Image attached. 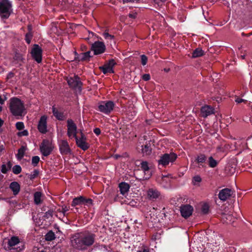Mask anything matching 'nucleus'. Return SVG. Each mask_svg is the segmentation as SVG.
Returning <instances> with one entry per match:
<instances>
[{
    "instance_id": "f257e3e1",
    "label": "nucleus",
    "mask_w": 252,
    "mask_h": 252,
    "mask_svg": "<svg viewBox=\"0 0 252 252\" xmlns=\"http://www.w3.org/2000/svg\"><path fill=\"white\" fill-rule=\"evenodd\" d=\"M95 235L93 234H76L71 239L72 245L79 250H85L92 245L94 241Z\"/></svg>"
},
{
    "instance_id": "f03ea898",
    "label": "nucleus",
    "mask_w": 252,
    "mask_h": 252,
    "mask_svg": "<svg viewBox=\"0 0 252 252\" xmlns=\"http://www.w3.org/2000/svg\"><path fill=\"white\" fill-rule=\"evenodd\" d=\"M9 109L11 113L15 116H21L26 113V109L23 103L17 97L10 98Z\"/></svg>"
},
{
    "instance_id": "7ed1b4c3",
    "label": "nucleus",
    "mask_w": 252,
    "mask_h": 252,
    "mask_svg": "<svg viewBox=\"0 0 252 252\" xmlns=\"http://www.w3.org/2000/svg\"><path fill=\"white\" fill-rule=\"evenodd\" d=\"M12 5L8 0H0V15L2 18H8L11 11Z\"/></svg>"
},
{
    "instance_id": "20e7f679",
    "label": "nucleus",
    "mask_w": 252,
    "mask_h": 252,
    "mask_svg": "<svg viewBox=\"0 0 252 252\" xmlns=\"http://www.w3.org/2000/svg\"><path fill=\"white\" fill-rule=\"evenodd\" d=\"M177 158V156L174 153L164 154L161 156L160 159L158 160L159 165L165 166L170 163H173Z\"/></svg>"
},
{
    "instance_id": "39448f33",
    "label": "nucleus",
    "mask_w": 252,
    "mask_h": 252,
    "mask_svg": "<svg viewBox=\"0 0 252 252\" xmlns=\"http://www.w3.org/2000/svg\"><path fill=\"white\" fill-rule=\"evenodd\" d=\"M114 107V103L111 101H102L98 106L99 111L106 114L110 113L113 110Z\"/></svg>"
},
{
    "instance_id": "423d86ee",
    "label": "nucleus",
    "mask_w": 252,
    "mask_h": 252,
    "mask_svg": "<svg viewBox=\"0 0 252 252\" xmlns=\"http://www.w3.org/2000/svg\"><path fill=\"white\" fill-rule=\"evenodd\" d=\"M67 135L70 139L76 138L77 136V126L72 120H68L67 121Z\"/></svg>"
},
{
    "instance_id": "0eeeda50",
    "label": "nucleus",
    "mask_w": 252,
    "mask_h": 252,
    "mask_svg": "<svg viewBox=\"0 0 252 252\" xmlns=\"http://www.w3.org/2000/svg\"><path fill=\"white\" fill-rule=\"evenodd\" d=\"M53 147L50 142L44 140L40 146V151L44 156H47L50 154Z\"/></svg>"
},
{
    "instance_id": "6e6552de",
    "label": "nucleus",
    "mask_w": 252,
    "mask_h": 252,
    "mask_svg": "<svg viewBox=\"0 0 252 252\" xmlns=\"http://www.w3.org/2000/svg\"><path fill=\"white\" fill-rule=\"evenodd\" d=\"M105 45L103 42L96 41L92 44L91 49L94 55H99L104 53L105 51Z\"/></svg>"
},
{
    "instance_id": "1a4fd4ad",
    "label": "nucleus",
    "mask_w": 252,
    "mask_h": 252,
    "mask_svg": "<svg viewBox=\"0 0 252 252\" xmlns=\"http://www.w3.org/2000/svg\"><path fill=\"white\" fill-rule=\"evenodd\" d=\"M81 137L78 138L76 137L75 138L76 143L78 147L82 149L83 150L85 151L89 148V144L86 142V137L83 132L80 131Z\"/></svg>"
},
{
    "instance_id": "9d476101",
    "label": "nucleus",
    "mask_w": 252,
    "mask_h": 252,
    "mask_svg": "<svg viewBox=\"0 0 252 252\" xmlns=\"http://www.w3.org/2000/svg\"><path fill=\"white\" fill-rule=\"evenodd\" d=\"M59 149L62 155H68L71 153V149L66 140H60L58 141Z\"/></svg>"
},
{
    "instance_id": "9b49d317",
    "label": "nucleus",
    "mask_w": 252,
    "mask_h": 252,
    "mask_svg": "<svg viewBox=\"0 0 252 252\" xmlns=\"http://www.w3.org/2000/svg\"><path fill=\"white\" fill-rule=\"evenodd\" d=\"M41 52V48L37 45H34L31 51L32 58L38 63L42 60Z\"/></svg>"
},
{
    "instance_id": "f8f14e48",
    "label": "nucleus",
    "mask_w": 252,
    "mask_h": 252,
    "mask_svg": "<svg viewBox=\"0 0 252 252\" xmlns=\"http://www.w3.org/2000/svg\"><path fill=\"white\" fill-rule=\"evenodd\" d=\"M193 207L189 204L183 205L180 207V212L184 218L189 217L192 213Z\"/></svg>"
},
{
    "instance_id": "ddd939ff",
    "label": "nucleus",
    "mask_w": 252,
    "mask_h": 252,
    "mask_svg": "<svg viewBox=\"0 0 252 252\" xmlns=\"http://www.w3.org/2000/svg\"><path fill=\"white\" fill-rule=\"evenodd\" d=\"M67 81L71 88H78L79 89L81 88V83L79 78L77 76L74 75L73 77L67 78Z\"/></svg>"
},
{
    "instance_id": "4468645a",
    "label": "nucleus",
    "mask_w": 252,
    "mask_h": 252,
    "mask_svg": "<svg viewBox=\"0 0 252 252\" xmlns=\"http://www.w3.org/2000/svg\"><path fill=\"white\" fill-rule=\"evenodd\" d=\"M47 119L46 116H42L38 123V129L42 133H45L47 131Z\"/></svg>"
},
{
    "instance_id": "2eb2a0df",
    "label": "nucleus",
    "mask_w": 252,
    "mask_h": 252,
    "mask_svg": "<svg viewBox=\"0 0 252 252\" xmlns=\"http://www.w3.org/2000/svg\"><path fill=\"white\" fill-rule=\"evenodd\" d=\"M141 168L145 174L144 178L146 179H149L152 174L151 166H149L147 162L142 161L141 163Z\"/></svg>"
},
{
    "instance_id": "dca6fc26",
    "label": "nucleus",
    "mask_w": 252,
    "mask_h": 252,
    "mask_svg": "<svg viewBox=\"0 0 252 252\" xmlns=\"http://www.w3.org/2000/svg\"><path fill=\"white\" fill-rule=\"evenodd\" d=\"M232 191L229 189H221L219 193V197L222 201H225L232 195Z\"/></svg>"
},
{
    "instance_id": "f3484780",
    "label": "nucleus",
    "mask_w": 252,
    "mask_h": 252,
    "mask_svg": "<svg viewBox=\"0 0 252 252\" xmlns=\"http://www.w3.org/2000/svg\"><path fill=\"white\" fill-rule=\"evenodd\" d=\"M201 113L203 117H207L214 113V109L208 105L204 106L201 109Z\"/></svg>"
},
{
    "instance_id": "a211bd4d",
    "label": "nucleus",
    "mask_w": 252,
    "mask_h": 252,
    "mask_svg": "<svg viewBox=\"0 0 252 252\" xmlns=\"http://www.w3.org/2000/svg\"><path fill=\"white\" fill-rule=\"evenodd\" d=\"M147 195L149 199H155L159 197L160 193L156 189H149L147 191Z\"/></svg>"
},
{
    "instance_id": "6ab92c4d",
    "label": "nucleus",
    "mask_w": 252,
    "mask_h": 252,
    "mask_svg": "<svg viewBox=\"0 0 252 252\" xmlns=\"http://www.w3.org/2000/svg\"><path fill=\"white\" fill-rule=\"evenodd\" d=\"M9 188L12 191L14 195L18 194L20 191V186L17 182H13L10 183Z\"/></svg>"
},
{
    "instance_id": "aec40b11",
    "label": "nucleus",
    "mask_w": 252,
    "mask_h": 252,
    "mask_svg": "<svg viewBox=\"0 0 252 252\" xmlns=\"http://www.w3.org/2000/svg\"><path fill=\"white\" fill-rule=\"evenodd\" d=\"M236 218L232 216L231 214H223L222 215V220L226 223H231L234 222Z\"/></svg>"
},
{
    "instance_id": "412c9836",
    "label": "nucleus",
    "mask_w": 252,
    "mask_h": 252,
    "mask_svg": "<svg viewBox=\"0 0 252 252\" xmlns=\"http://www.w3.org/2000/svg\"><path fill=\"white\" fill-rule=\"evenodd\" d=\"M119 188L121 193L125 195L129 190V186L126 183L122 182L119 184Z\"/></svg>"
},
{
    "instance_id": "4be33fe9",
    "label": "nucleus",
    "mask_w": 252,
    "mask_h": 252,
    "mask_svg": "<svg viewBox=\"0 0 252 252\" xmlns=\"http://www.w3.org/2000/svg\"><path fill=\"white\" fill-rule=\"evenodd\" d=\"M43 200V194L39 191L35 192L34 194V203L38 205L40 204Z\"/></svg>"
},
{
    "instance_id": "5701e85b",
    "label": "nucleus",
    "mask_w": 252,
    "mask_h": 252,
    "mask_svg": "<svg viewBox=\"0 0 252 252\" xmlns=\"http://www.w3.org/2000/svg\"><path fill=\"white\" fill-rule=\"evenodd\" d=\"M85 198L82 196H80L74 198L72 202V206H75L79 205H83L85 202Z\"/></svg>"
},
{
    "instance_id": "b1692460",
    "label": "nucleus",
    "mask_w": 252,
    "mask_h": 252,
    "mask_svg": "<svg viewBox=\"0 0 252 252\" xmlns=\"http://www.w3.org/2000/svg\"><path fill=\"white\" fill-rule=\"evenodd\" d=\"M20 243L19 239L16 236L12 237L8 241V245L12 247L16 246Z\"/></svg>"
},
{
    "instance_id": "393cba45",
    "label": "nucleus",
    "mask_w": 252,
    "mask_h": 252,
    "mask_svg": "<svg viewBox=\"0 0 252 252\" xmlns=\"http://www.w3.org/2000/svg\"><path fill=\"white\" fill-rule=\"evenodd\" d=\"M206 160V157L204 155H200L197 156L196 159L195 160V162L197 163L200 167V165H201L202 163H203Z\"/></svg>"
},
{
    "instance_id": "a878e982",
    "label": "nucleus",
    "mask_w": 252,
    "mask_h": 252,
    "mask_svg": "<svg viewBox=\"0 0 252 252\" xmlns=\"http://www.w3.org/2000/svg\"><path fill=\"white\" fill-rule=\"evenodd\" d=\"M204 54L203 51L199 48H196L192 53V58H197L203 56Z\"/></svg>"
},
{
    "instance_id": "bb28decb",
    "label": "nucleus",
    "mask_w": 252,
    "mask_h": 252,
    "mask_svg": "<svg viewBox=\"0 0 252 252\" xmlns=\"http://www.w3.org/2000/svg\"><path fill=\"white\" fill-rule=\"evenodd\" d=\"M99 69L103 72L104 74L107 73H113V69L105 64L103 66H100Z\"/></svg>"
},
{
    "instance_id": "cd10ccee",
    "label": "nucleus",
    "mask_w": 252,
    "mask_h": 252,
    "mask_svg": "<svg viewBox=\"0 0 252 252\" xmlns=\"http://www.w3.org/2000/svg\"><path fill=\"white\" fill-rule=\"evenodd\" d=\"M26 151V148L24 146H22L18 150V154H17V158L18 159H21L23 158Z\"/></svg>"
},
{
    "instance_id": "c85d7f7f",
    "label": "nucleus",
    "mask_w": 252,
    "mask_h": 252,
    "mask_svg": "<svg viewBox=\"0 0 252 252\" xmlns=\"http://www.w3.org/2000/svg\"><path fill=\"white\" fill-rule=\"evenodd\" d=\"M53 113L54 115L60 120H63V115L62 113L59 112L54 107L52 108Z\"/></svg>"
},
{
    "instance_id": "c756f323",
    "label": "nucleus",
    "mask_w": 252,
    "mask_h": 252,
    "mask_svg": "<svg viewBox=\"0 0 252 252\" xmlns=\"http://www.w3.org/2000/svg\"><path fill=\"white\" fill-rule=\"evenodd\" d=\"M11 168V163L8 162L7 164H3L1 165V171L2 173L5 174Z\"/></svg>"
},
{
    "instance_id": "7c9ffc66",
    "label": "nucleus",
    "mask_w": 252,
    "mask_h": 252,
    "mask_svg": "<svg viewBox=\"0 0 252 252\" xmlns=\"http://www.w3.org/2000/svg\"><path fill=\"white\" fill-rule=\"evenodd\" d=\"M55 238V234L52 231L48 232L45 235V239L47 241H52Z\"/></svg>"
},
{
    "instance_id": "2f4dec72",
    "label": "nucleus",
    "mask_w": 252,
    "mask_h": 252,
    "mask_svg": "<svg viewBox=\"0 0 252 252\" xmlns=\"http://www.w3.org/2000/svg\"><path fill=\"white\" fill-rule=\"evenodd\" d=\"M208 162L210 167L212 168L216 167L218 164V162L215 159H214L212 157H210L209 158Z\"/></svg>"
},
{
    "instance_id": "473e14b6",
    "label": "nucleus",
    "mask_w": 252,
    "mask_h": 252,
    "mask_svg": "<svg viewBox=\"0 0 252 252\" xmlns=\"http://www.w3.org/2000/svg\"><path fill=\"white\" fill-rule=\"evenodd\" d=\"M90 54V51H87L82 53L80 56L81 59L82 60H88L91 57Z\"/></svg>"
},
{
    "instance_id": "72a5a7b5",
    "label": "nucleus",
    "mask_w": 252,
    "mask_h": 252,
    "mask_svg": "<svg viewBox=\"0 0 252 252\" xmlns=\"http://www.w3.org/2000/svg\"><path fill=\"white\" fill-rule=\"evenodd\" d=\"M209 205L206 203H204L201 206V210L203 214H206L209 212Z\"/></svg>"
},
{
    "instance_id": "f704fd0d",
    "label": "nucleus",
    "mask_w": 252,
    "mask_h": 252,
    "mask_svg": "<svg viewBox=\"0 0 252 252\" xmlns=\"http://www.w3.org/2000/svg\"><path fill=\"white\" fill-rule=\"evenodd\" d=\"M151 152V149L149 146L147 145H145L144 147L142 148V152L145 155H149Z\"/></svg>"
},
{
    "instance_id": "c9c22d12",
    "label": "nucleus",
    "mask_w": 252,
    "mask_h": 252,
    "mask_svg": "<svg viewBox=\"0 0 252 252\" xmlns=\"http://www.w3.org/2000/svg\"><path fill=\"white\" fill-rule=\"evenodd\" d=\"M22 171L21 167L20 165H16L12 168V171L15 174H19Z\"/></svg>"
},
{
    "instance_id": "e433bc0d",
    "label": "nucleus",
    "mask_w": 252,
    "mask_h": 252,
    "mask_svg": "<svg viewBox=\"0 0 252 252\" xmlns=\"http://www.w3.org/2000/svg\"><path fill=\"white\" fill-rule=\"evenodd\" d=\"M201 181V178L199 176H196L193 177L192 183L194 185H198Z\"/></svg>"
},
{
    "instance_id": "4c0bfd02",
    "label": "nucleus",
    "mask_w": 252,
    "mask_h": 252,
    "mask_svg": "<svg viewBox=\"0 0 252 252\" xmlns=\"http://www.w3.org/2000/svg\"><path fill=\"white\" fill-rule=\"evenodd\" d=\"M39 161V158L38 156L33 157L32 158V164L35 166L38 163Z\"/></svg>"
},
{
    "instance_id": "58836bf2",
    "label": "nucleus",
    "mask_w": 252,
    "mask_h": 252,
    "mask_svg": "<svg viewBox=\"0 0 252 252\" xmlns=\"http://www.w3.org/2000/svg\"><path fill=\"white\" fill-rule=\"evenodd\" d=\"M16 127L18 130H21L24 128V125L23 122H17L16 124Z\"/></svg>"
},
{
    "instance_id": "ea45409f",
    "label": "nucleus",
    "mask_w": 252,
    "mask_h": 252,
    "mask_svg": "<svg viewBox=\"0 0 252 252\" xmlns=\"http://www.w3.org/2000/svg\"><path fill=\"white\" fill-rule=\"evenodd\" d=\"M115 64H116V62L113 59L110 60L108 63H106V64H107L108 66H109L112 69H113L114 66L115 65Z\"/></svg>"
},
{
    "instance_id": "a19ab883",
    "label": "nucleus",
    "mask_w": 252,
    "mask_h": 252,
    "mask_svg": "<svg viewBox=\"0 0 252 252\" xmlns=\"http://www.w3.org/2000/svg\"><path fill=\"white\" fill-rule=\"evenodd\" d=\"M141 63H142V65H146L147 63V57L144 55H142L141 56Z\"/></svg>"
},
{
    "instance_id": "79ce46f5",
    "label": "nucleus",
    "mask_w": 252,
    "mask_h": 252,
    "mask_svg": "<svg viewBox=\"0 0 252 252\" xmlns=\"http://www.w3.org/2000/svg\"><path fill=\"white\" fill-rule=\"evenodd\" d=\"M29 134V132L27 130H24L22 131H20L17 133L18 136H27Z\"/></svg>"
},
{
    "instance_id": "37998d69",
    "label": "nucleus",
    "mask_w": 252,
    "mask_h": 252,
    "mask_svg": "<svg viewBox=\"0 0 252 252\" xmlns=\"http://www.w3.org/2000/svg\"><path fill=\"white\" fill-rule=\"evenodd\" d=\"M103 35L105 39H112L113 38L114 36L112 35L109 34L108 32H105L103 33Z\"/></svg>"
},
{
    "instance_id": "c03bdc74",
    "label": "nucleus",
    "mask_w": 252,
    "mask_h": 252,
    "mask_svg": "<svg viewBox=\"0 0 252 252\" xmlns=\"http://www.w3.org/2000/svg\"><path fill=\"white\" fill-rule=\"evenodd\" d=\"M32 36V35L30 32L27 33L26 35V40L28 44L31 42Z\"/></svg>"
},
{
    "instance_id": "a18cd8bd",
    "label": "nucleus",
    "mask_w": 252,
    "mask_h": 252,
    "mask_svg": "<svg viewBox=\"0 0 252 252\" xmlns=\"http://www.w3.org/2000/svg\"><path fill=\"white\" fill-rule=\"evenodd\" d=\"M142 79L145 81H148L150 79V75L149 74H145L142 76Z\"/></svg>"
},
{
    "instance_id": "49530a36",
    "label": "nucleus",
    "mask_w": 252,
    "mask_h": 252,
    "mask_svg": "<svg viewBox=\"0 0 252 252\" xmlns=\"http://www.w3.org/2000/svg\"><path fill=\"white\" fill-rule=\"evenodd\" d=\"M92 200L91 199H86L85 198V202L83 204L90 205V204H92Z\"/></svg>"
},
{
    "instance_id": "de8ad7c7",
    "label": "nucleus",
    "mask_w": 252,
    "mask_h": 252,
    "mask_svg": "<svg viewBox=\"0 0 252 252\" xmlns=\"http://www.w3.org/2000/svg\"><path fill=\"white\" fill-rule=\"evenodd\" d=\"M246 100L245 99H242V98H236V99H235V101L236 102L238 103H241V102H245Z\"/></svg>"
},
{
    "instance_id": "09e8293b",
    "label": "nucleus",
    "mask_w": 252,
    "mask_h": 252,
    "mask_svg": "<svg viewBox=\"0 0 252 252\" xmlns=\"http://www.w3.org/2000/svg\"><path fill=\"white\" fill-rule=\"evenodd\" d=\"M139 0H123L124 3H126V2H137Z\"/></svg>"
},
{
    "instance_id": "8fccbe9b",
    "label": "nucleus",
    "mask_w": 252,
    "mask_h": 252,
    "mask_svg": "<svg viewBox=\"0 0 252 252\" xmlns=\"http://www.w3.org/2000/svg\"><path fill=\"white\" fill-rule=\"evenodd\" d=\"M94 132L95 134H96L97 135H98L100 133V129L99 128H95L94 130Z\"/></svg>"
},
{
    "instance_id": "3c124183",
    "label": "nucleus",
    "mask_w": 252,
    "mask_h": 252,
    "mask_svg": "<svg viewBox=\"0 0 252 252\" xmlns=\"http://www.w3.org/2000/svg\"><path fill=\"white\" fill-rule=\"evenodd\" d=\"M6 99H7V97L5 96H4V99H3L1 97V96H0V104H3L4 103V102L5 100H6Z\"/></svg>"
},
{
    "instance_id": "603ef678",
    "label": "nucleus",
    "mask_w": 252,
    "mask_h": 252,
    "mask_svg": "<svg viewBox=\"0 0 252 252\" xmlns=\"http://www.w3.org/2000/svg\"><path fill=\"white\" fill-rule=\"evenodd\" d=\"M62 210L63 214H64L66 212H67L68 210V208L66 206L63 207Z\"/></svg>"
},
{
    "instance_id": "864d4df0",
    "label": "nucleus",
    "mask_w": 252,
    "mask_h": 252,
    "mask_svg": "<svg viewBox=\"0 0 252 252\" xmlns=\"http://www.w3.org/2000/svg\"><path fill=\"white\" fill-rule=\"evenodd\" d=\"M168 176H164L162 177V182L166 181L167 182V179H168Z\"/></svg>"
},
{
    "instance_id": "5fc2aeb1",
    "label": "nucleus",
    "mask_w": 252,
    "mask_h": 252,
    "mask_svg": "<svg viewBox=\"0 0 252 252\" xmlns=\"http://www.w3.org/2000/svg\"><path fill=\"white\" fill-rule=\"evenodd\" d=\"M129 17L131 18H135L136 17V14L135 13L129 14Z\"/></svg>"
},
{
    "instance_id": "6e6d98bb",
    "label": "nucleus",
    "mask_w": 252,
    "mask_h": 252,
    "mask_svg": "<svg viewBox=\"0 0 252 252\" xmlns=\"http://www.w3.org/2000/svg\"><path fill=\"white\" fill-rule=\"evenodd\" d=\"M34 173L33 175L31 177V178H33L38 174V172L37 171H34Z\"/></svg>"
},
{
    "instance_id": "4d7b16f0",
    "label": "nucleus",
    "mask_w": 252,
    "mask_h": 252,
    "mask_svg": "<svg viewBox=\"0 0 252 252\" xmlns=\"http://www.w3.org/2000/svg\"><path fill=\"white\" fill-rule=\"evenodd\" d=\"M137 252H149V251L147 250H143V251H137Z\"/></svg>"
},
{
    "instance_id": "13d9d810",
    "label": "nucleus",
    "mask_w": 252,
    "mask_h": 252,
    "mask_svg": "<svg viewBox=\"0 0 252 252\" xmlns=\"http://www.w3.org/2000/svg\"><path fill=\"white\" fill-rule=\"evenodd\" d=\"M3 124V122L0 119V126H2Z\"/></svg>"
},
{
    "instance_id": "bf43d9fd",
    "label": "nucleus",
    "mask_w": 252,
    "mask_h": 252,
    "mask_svg": "<svg viewBox=\"0 0 252 252\" xmlns=\"http://www.w3.org/2000/svg\"><path fill=\"white\" fill-rule=\"evenodd\" d=\"M245 55H241V58L242 59H245Z\"/></svg>"
},
{
    "instance_id": "052dcab7",
    "label": "nucleus",
    "mask_w": 252,
    "mask_h": 252,
    "mask_svg": "<svg viewBox=\"0 0 252 252\" xmlns=\"http://www.w3.org/2000/svg\"><path fill=\"white\" fill-rule=\"evenodd\" d=\"M89 34H91L92 35H93V34H94L93 32H89Z\"/></svg>"
},
{
    "instance_id": "680f3d73",
    "label": "nucleus",
    "mask_w": 252,
    "mask_h": 252,
    "mask_svg": "<svg viewBox=\"0 0 252 252\" xmlns=\"http://www.w3.org/2000/svg\"><path fill=\"white\" fill-rule=\"evenodd\" d=\"M2 110V107L1 106H0V112Z\"/></svg>"
},
{
    "instance_id": "e2e57ef3",
    "label": "nucleus",
    "mask_w": 252,
    "mask_h": 252,
    "mask_svg": "<svg viewBox=\"0 0 252 252\" xmlns=\"http://www.w3.org/2000/svg\"><path fill=\"white\" fill-rule=\"evenodd\" d=\"M160 0L162 1H165L166 0Z\"/></svg>"
}]
</instances>
